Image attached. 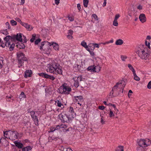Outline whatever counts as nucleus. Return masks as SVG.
<instances>
[{"label": "nucleus", "instance_id": "f257e3e1", "mask_svg": "<svg viewBox=\"0 0 151 151\" xmlns=\"http://www.w3.org/2000/svg\"><path fill=\"white\" fill-rule=\"evenodd\" d=\"M136 52L140 59L146 62H148L150 59V54L144 45H140Z\"/></svg>", "mask_w": 151, "mask_h": 151}, {"label": "nucleus", "instance_id": "f03ea898", "mask_svg": "<svg viewBox=\"0 0 151 151\" xmlns=\"http://www.w3.org/2000/svg\"><path fill=\"white\" fill-rule=\"evenodd\" d=\"M125 85V82L124 80L119 81L113 87L111 91L110 92V96H117L120 93V92L122 90L123 93L124 87Z\"/></svg>", "mask_w": 151, "mask_h": 151}, {"label": "nucleus", "instance_id": "7ed1b4c3", "mask_svg": "<svg viewBox=\"0 0 151 151\" xmlns=\"http://www.w3.org/2000/svg\"><path fill=\"white\" fill-rule=\"evenodd\" d=\"M4 136L6 138H9L13 140L17 139L19 136V134L16 131L9 130L4 132Z\"/></svg>", "mask_w": 151, "mask_h": 151}, {"label": "nucleus", "instance_id": "20e7f679", "mask_svg": "<svg viewBox=\"0 0 151 151\" xmlns=\"http://www.w3.org/2000/svg\"><path fill=\"white\" fill-rule=\"evenodd\" d=\"M139 146L137 148V151H147V147L146 141L144 139H140L137 142Z\"/></svg>", "mask_w": 151, "mask_h": 151}, {"label": "nucleus", "instance_id": "39448f33", "mask_svg": "<svg viewBox=\"0 0 151 151\" xmlns=\"http://www.w3.org/2000/svg\"><path fill=\"white\" fill-rule=\"evenodd\" d=\"M59 93L61 94H68L69 92L71 91V88L68 86H67L66 83H64L60 86L58 89Z\"/></svg>", "mask_w": 151, "mask_h": 151}, {"label": "nucleus", "instance_id": "423d86ee", "mask_svg": "<svg viewBox=\"0 0 151 151\" xmlns=\"http://www.w3.org/2000/svg\"><path fill=\"white\" fill-rule=\"evenodd\" d=\"M57 64V62L55 61H53L51 64H48L47 66L48 68L47 69V71H49L50 73L54 74Z\"/></svg>", "mask_w": 151, "mask_h": 151}, {"label": "nucleus", "instance_id": "0eeeda50", "mask_svg": "<svg viewBox=\"0 0 151 151\" xmlns=\"http://www.w3.org/2000/svg\"><path fill=\"white\" fill-rule=\"evenodd\" d=\"M10 40L12 41H15L16 40L18 41H22V34L21 33L17 34L16 35L11 36Z\"/></svg>", "mask_w": 151, "mask_h": 151}, {"label": "nucleus", "instance_id": "6e6552de", "mask_svg": "<svg viewBox=\"0 0 151 151\" xmlns=\"http://www.w3.org/2000/svg\"><path fill=\"white\" fill-rule=\"evenodd\" d=\"M17 55L18 58V61H19L20 63H21V61H27V58L25 57V55L23 52H19L17 53Z\"/></svg>", "mask_w": 151, "mask_h": 151}, {"label": "nucleus", "instance_id": "1a4fd4ad", "mask_svg": "<svg viewBox=\"0 0 151 151\" xmlns=\"http://www.w3.org/2000/svg\"><path fill=\"white\" fill-rule=\"evenodd\" d=\"M59 117L60 118L61 121L63 122H69L70 121V117L69 115L66 114H60L59 115Z\"/></svg>", "mask_w": 151, "mask_h": 151}, {"label": "nucleus", "instance_id": "9d476101", "mask_svg": "<svg viewBox=\"0 0 151 151\" xmlns=\"http://www.w3.org/2000/svg\"><path fill=\"white\" fill-rule=\"evenodd\" d=\"M38 75L40 76L49 79L52 81H53L55 79V78L54 76L48 75L46 73H38Z\"/></svg>", "mask_w": 151, "mask_h": 151}, {"label": "nucleus", "instance_id": "9b49d317", "mask_svg": "<svg viewBox=\"0 0 151 151\" xmlns=\"http://www.w3.org/2000/svg\"><path fill=\"white\" fill-rule=\"evenodd\" d=\"M63 73V70L62 67L60 65V64L58 63L56 66L54 74H56L62 75Z\"/></svg>", "mask_w": 151, "mask_h": 151}, {"label": "nucleus", "instance_id": "f8f14e48", "mask_svg": "<svg viewBox=\"0 0 151 151\" xmlns=\"http://www.w3.org/2000/svg\"><path fill=\"white\" fill-rule=\"evenodd\" d=\"M1 46L3 47H4L5 46L7 47H9V50L10 51H12L13 50L15 46L14 44L12 43L10 45V43L8 42H5V44H3L1 45Z\"/></svg>", "mask_w": 151, "mask_h": 151}, {"label": "nucleus", "instance_id": "ddd939ff", "mask_svg": "<svg viewBox=\"0 0 151 151\" xmlns=\"http://www.w3.org/2000/svg\"><path fill=\"white\" fill-rule=\"evenodd\" d=\"M139 19L140 21L142 23H144L146 21V18L144 14H140L139 17Z\"/></svg>", "mask_w": 151, "mask_h": 151}, {"label": "nucleus", "instance_id": "4468645a", "mask_svg": "<svg viewBox=\"0 0 151 151\" xmlns=\"http://www.w3.org/2000/svg\"><path fill=\"white\" fill-rule=\"evenodd\" d=\"M61 100H59V99H58V98L56 99V100L55 101V104L58 106L59 107H60L62 108H64V106L63 104L61 102Z\"/></svg>", "mask_w": 151, "mask_h": 151}, {"label": "nucleus", "instance_id": "2eb2a0df", "mask_svg": "<svg viewBox=\"0 0 151 151\" xmlns=\"http://www.w3.org/2000/svg\"><path fill=\"white\" fill-rule=\"evenodd\" d=\"M74 97L75 100V102L80 101L83 99V96H74Z\"/></svg>", "mask_w": 151, "mask_h": 151}, {"label": "nucleus", "instance_id": "dca6fc26", "mask_svg": "<svg viewBox=\"0 0 151 151\" xmlns=\"http://www.w3.org/2000/svg\"><path fill=\"white\" fill-rule=\"evenodd\" d=\"M22 25L29 31H31L33 29L31 26L30 27V25L27 23H23Z\"/></svg>", "mask_w": 151, "mask_h": 151}, {"label": "nucleus", "instance_id": "f3484780", "mask_svg": "<svg viewBox=\"0 0 151 151\" xmlns=\"http://www.w3.org/2000/svg\"><path fill=\"white\" fill-rule=\"evenodd\" d=\"M32 73V71L31 70H27L25 73L24 77L27 78V77H30Z\"/></svg>", "mask_w": 151, "mask_h": 151}, {"label": "nucleus", "instance_id": "a211bd4d", "mask_svg": "<svg viewBox=\"0 0 151 151\" xmlns=\"http://www.w3.org/2000/svg\"><path fill=\"white\" fill-rule=\"evenodd\" d=\"M14 143L16 146L18 147L19 148H21L23 147V145L20 142H17V141L14 142Z\"/></svg>", "mask_w": 151, "mask_h": 151}, {"label": "nucleus", "instance_id": "6ab92c4d", "mask_svg": "<svg viewBox=\"0 0 151 151\" xmlns=\"http://www.w3.org/2000/svg\"><path fill=\"white\" fill-rule=\"evenodd\" d=\"M10 37L11 36L8 35L6 37L4 38V40L6 42H8L10 43V45H11V43L9 41V40H10Z\"/></svg>", "mask_w": 151, "mask_h": 151}, {"label": "nucleus", "instance_id": "aec40b11", "mask_svg": "<svg viewBox=\"0 0 151 151\" xmlns=\"http://www.w3.org/2000/svg\"><path fill=\"white\" fill-rule=\"evenodd\" d=\"M123 43V41L121 39H119L116 40L115 42V44L117 45H122Z\"/></svg>", "mask_w": 151, "mask_h": 151}, {"label": "nucleus", "instance_id": "412c9836", "mask_svg": "<svg viewBox=\"0 0 151 151\" xmlns=\"http://www.w3.org/2000/svg\"><path fill=\"white\" fill-rule=\"evenodd\" d=\"M87 70L88 71H90L91 72H94V65H91L89 66L87 68Z\"/></svg>", "mask_w": 151, "mask_h": 151}, {"label": "nucleus", "instance_id": "4be33fe9", "mask_svg": "<svg viewBox=\"0 0 151 151\" xmlns=\"http://www.w3.org/2000/svg\"><path fill=\"white\" fill-rule=\"evenodd\" d=\"M54 49L56 50H58L59 49V46L56 43H54L53 45Z\"/></svg>", "mask_w": 151, "mask_h": 151}, {"label": "nucleus", "instance_id": "5701e85b", "mask_svg": "<svg viewBox=\"0 0 151 151\" xmlns=\"http://www.w3.org/2000/svg\"><path fill=\"white\" fill-rule=\"evenodd\" d=\"M32 148L30 146H27L22 149V151H28L31 150Z\"/></svg>", "mask_w": 151, "mask_h": 151}, {"label": "nucleus", "instance_id": "b1692460", "mask_svg": "<svg viewBox=\"0 0 151 151\" xmlns=\"http://www.w3.org/2000/svg\"><path fill=\"white\" fill-rule=\"evenodd\" d=\"M133 76H134V79L137 81H140V78L137 76V75L135 72L134 73H133Z\"/></svg>", "mask_w": 151, "mask_h": 151}, {"label": "nucleus", "instance_id": "393cba45", "mask_svg": "<svg viewBox=\"0 0 151 151\" xmlns=\"http://www.w3.org/2000/svg\"><path fill=\"white\" fill-rule=\"evenodd\" d=\"M81 45L85 47L86 50L88 48V46L87 45L86 43L84 41H82L81 43Z\"/></svg>", "mask_w": 151, "mask_h": 151}, {"label": "nucleus", "instance_id": "a878e982", "mask_svg": "<svg viewBox=\"0 0 151 151\" xmlns=\"http://www.w3.org/2000/svg\"><path fill=\"white\" fill-rule=\"evenodd\" d=\"M128 67L132 71L133 73H134L135 72V70L134 68L132 65L131 64H128Z\"/></svg>", "mask_w": 151, "mask_h": 151}, {"label": "nucleus", "instance_id": "bb28decb", "mask_svg": "<svg viewBox=\"0 0 151 151\" xmlns=\"http://www.w3.org/2000/svg\"><path fill=\"white\" fill-rule=\"evenodd\" d=\"M88 2V0H83V4L85 7L86 8L87 7Z\"/></svg>", "mask_w": 151, "mask_h": 151}, {"label": "nucleus", "instance_id": "cd10ccee", "mask_svg": "<svg viewBox=\"0 0 151 151\" xmlns=\"http://www.w3.org/2000/svg\"><path fill=\"white\" fill-rule=\"evenodd\" d=\"M116 151H124L123 146H119Z\"/></svg>", "mask_w": 151, "mask_h": 151}, {"label": "nucleus", "instance_id": "c85d7f7f", "mask_svg": "<svg viewBox=\"0 0 151 151\" xmlns=\"http://www.w3.org/2000/svg\"><path fill=\"white\" fill-rule=\"evenodd\" d=\"M95 69V72H99L101 69V68L99 66H97L94 67Z\"/></svg>", "mask_w": 151, "mask_h": 151}, {"label": "nucleus", "instance_id": "c756f323", "mask_svg": "<svg viewBox=\"0 0 151 151\" xmlns=\"http://www.w3.org/2000/svg\"><path fill=\"white\" fill-rule=\"evenodd\" d=\"M0 32L6 35L9 34L8 32L7 31V29L1 31Z\"/></svg>", "mask_w": 151, "mask_h": 151}, {"label": "nucleus", "instance_id": "7c9ffc66", "mask_svg": "<svg viewBox=\"0 0 151 151\" xmlns=\"http://www.w3.org/2000/svg\"><path fill=\"white\" fill-rule=\"evenodd\" d=\"M3 58L2 57H0V69L2 67V64L3 63Z\"/></svg>", "mask_w": 151, "mask_h": 151}, {"label": "nucleus", "instance_id": "2f4dec72", "mask_svg": "<svg viewBox=\"0 0 151 151\" xmlns=\"http://www.w3.org/2000/svg\"><path fill=\"white\" fill-rule=\"evenodd\" d=\"M93 43H90L88 45V48H90V49L91 50H93L95 48L94 47H93Z\"/></svg>", "mask_w": 151, "mask_h": 151}, {"label": "nucleus", "instance_id": "473e14b6", "mask_svg": "<svg viewBox=\"0 0 151 151\" xmlns=\"http://www.w3.org/2000/svg\"><path fill=\"white\" fill-rule=\"evenodd\" d=\"M145 141H146V145L148 147V146H149L151 144V141L149 139H145Z\"/></svg>", "mask_w": 151, "mask_h": 151}, {"label": "nucleus", "instance_id": "72a5a7b5", "mask_svg": "<svg viewBox=\"0 0 151 151\" xmlns=\"http://www.w3.org/2000/svg\"><path fill=\"white\" fill-rule=\"evenodd\" d=\"M26 97L25 95V94L23 92H22L20 96H19V98L20 99H21L22 98H25Z\"/></svg>", "mask_w": 151, "mask_h": 151}, {"label": "nucleus", "instance_id": "f704fd0d", "mask_svg": "<svg viewBox=\"0 0 151 151\" xmlns=\"http://www.w3.org/2000/svg\"><path fill=\"white\" fill-rule=\"evenodd\" d=\"M79 86V82L76 80H75L74 86L76 88H77Z\"/></svg>", "mask_w": 151, "mask_h": 151}, {"label": "nucleus", "instance_id": "c9c22d12", "mask_svg": "<svg viewBox=\"0 0 151 151\" xmlns=\"http://www.w3.org/2000/svg\"><path fill=\"white\" fill-rule=\"evenodd\" d=\"M109 115L110 117H111L112 116H114V114L113 113L112 111L110 109L109 113Z\"/></svg>", "mask_w": 151, "mask_h": 151}, {"label": "nucleus", "instance_id": "e433bc0d", "mask_svg": "<svg viewBox=\"0 0 151 151\" xmlns=\"http://www.w3.org/2000/svg\"><path fill=\"white\" fill-rule=\"evenodd\" d=\"M35 37L36 35L35 34H34L32 35V37L30 40V41L31 42H34L35 39Z\"/></svg>", "mask_w": 151, "mask_h": 151}, {"label": "nucleus", "instance_id": "4c0bfd02", "mask_svg": "<svg viewBox=\"0 0 151 151\" xmlns=\"http://www.w3.org/2000/svg\"><path fill=\"white\" fill-rule=\"evenodd\" d=\"M86 50L89 52L90 53L91 55L93 56L94 55V53L93 51V50H91L90 49V48H88Z\"/></svg>", "mask_w": 151, "mask_h": 151}, {"label": "nucleus", "instance_id": "58836bf2", "mask_svg": "<svg viewBox=\"0 0 151 151\" xmlns=\"http://www.w3.org/2000/svg\"><path fill=\"white\" fill-rule=\"evenodd\" d=\"M69 112H70L71 113V114L72 115H73V114L74 113V114H75V113H74V111L73 109V107H70L69 110Z\"/></svg>", "mask_w": 151, "mask_h": 151}, {"label": "nucleus", "instance_id": "ea45409f", "mask_svg": "<svg viewBox=\"0 0 151 151\" xmlns=\"http://www.w3.org/2000/svg\"><path fill=\"white\" fill-rule=\"evenodd\" d=\"M127 57L126 56L122 55L121 56V58L122 60L124 61H125V60L127 58Z\"/></svg>", "mask_w": 151, "mask_h": 151}, {"label": "nucleus", "instance_id": "a19ab883", "mask_svg": "<svg viewBox=\"0 0 151 151\" xmlns=\"http://www.w3.org/2000/svg\"><path fill=\"white\" fill-rule=\"evenodd\" d=\"M113 24L114 26H117L118 25L117 21L115 20H114L113 22Z\"/></svg>", "mask_w": 151, "mask_h": 151}, {"label": "nucleus", "instance_id": "79ce46f5", "mask_svg": "<svg viewBox=\"0 0 151 151\" xmlns=\"http://www.w3.org/2000/svg\"><path fill=\"white\" fill-rule=\"evenodd\" d=\"M145 46H147V47L149 48H150V44L149 42H147V41H145Z\"/></svg>", "mask_w": 151, "mask_h": 151}, {"label": "nucleus", "instance_id": "37998d69", "mask_svg": "<svg viewBox=\"0 0 151 151\" xmlns=\"http://www.w3.org/2000/svg\"><path fill=\"white\" fill-rule=\"evenodd\" d=\"M10 23L13 26L16 25L17 24V22L14 20H11Z\"/></svg>", "mask_w": 151, "mask_h": 151}, {"label": "nucleus", "instance_id": "c03bdc74", "mask_svg": "<svg viewBox=\"0 0 151 151\" xmlns=\"http://www.w3.org/2000/svg\"><path fill=\"white\" fill-rule=\"evenodd\" d=\"M49 140L51 139L52 140H56L58 139L59 138L58 137H55L53 136H52V137L49 138Z\"/></svg>", "mask_w": 151, "mask_h": 151}, {"label": "nucleus", "instance_id": "a18cd8bd", "mask_svg": "<svg viewBox=\"0 0 151 151\" xmlns=\"http://www.w3.org/2000/svg\"><path fill=\"white\" fill-rule=\"evenodd\" d=\"M62 126V125H61L60 126L57 125L56 126V127H55V130L58 129H60V128H64V127L63 126Z\"/></svg>", "mask_w": 151, "mask_h": 151}, {"label": "nucleus", "instance_id": "49530a36", "mask_svg": "<svg viewBox=\"0 0 151 151\" xmlns=\"http://www.w3.org/2000/svg\"><path fill=\"white\" fill-rule=\"evenodd\" d=\"M77 81H78V82L79 81H82V77L81 76H78L77 78V80H76Z\"/></svg>", "mask_w": 151, "mask_h": 151}, {"label": "nucleus", "instance_id": "de8ad7c7", "mask_svg": "<svg viewBox=\"0 0 151 151\" xmlns=\"http://www.w3.org/2000/svg\"><path fill=\"white\" fill-rule=\"evenodd\" d=\"M19 47L20 49H24L25 47V45L22 43H21V44L19 45Z\"/></svg>", "mask_w": 151, "mask_h": 151}, {"label": "nucleus", "instance_id": "09e8293b", "mask_svg": "<svg viewBox=\"0 0 151 151\" xmlns=\"http://www.w3.org/2000/svg\"><path fill=\"white\" fill-rule=\"evenodd\" d=\"M33 121H34V123H35V125H36L37 126H38V122H39L38 118H37V119H35Z\"/></svg>", "mask_w": 151, "mask_h": 151}, {"label": "nucleus", "instance_id": "8fccbe9b", "mask_svg": "<svg viewBox=\"0 0 151 151\" xmlns=\"http://www.w3.org/2000/svg\"><path fill=\"white\" fill-rule=\"evenodd\" d=\"M92 16L94 18L95 20L98 21L99 19V18L98 16L95 14H93L92 15Z\"/></svg>", "mask_w": 151, "mask_h": 151}, {"label": "nucleus", "instance_id": "3c124183", "mask_svg": "<svg viewBox=\"0 0 151 151\" xmlns=\"http://www.w3.org/2000/svg\"><path fill=\"white\" fill-rule=\"evenodd\" d=\"M41 41V40L40 39H38L36 40L35 42V45H37Z\"/></svg>", "mask_w": 151, "mask_h": 151}, {"label": "nucleus", "instance_id": "603ef678", "mask_svg": "<svg viewBox=\"0 0 151 151\" xmlns=\"http://www.w3.org/2000/svg\"><path fill=\"white\" fill-rule=\"evenodd\" d=\"M120 17V15L119 14H116L115 16L114 20H117V19Z\"/></svg>", "mask_w": 151, "mask_h": 151}, {"label": "nucleus", "instance_id": "864d4df0", "mask_svg": "<svg viewBox=\"0 0 151 151\" xmlns=\"http://www.w3.org/2000/svg\"><path fill=\"white\" fill-rule=\"evenodd\" d=\"M16 21H17V22H19L20 23L22 24L23 23L22 21H21V19L19 18H16L15 19Z\"/></svg>", "mask_w": 151, "mask_h": 151}, {"label": "nucleus", "instance_id": "5fc2aeb1", "mask_svg": "<svg viewBox=\"0 0 151 151\" xmlns=\"http://www.w3.org/2000/svg\"><path fill=\"white\" fill-rule=\"evenodd\" d=\"M147 88L149 89H151V81L148 83L147 85Z\"/></svg>", "mask_w": 151, "mask_h": 151}, {"label": "nucleus", "instance_id": "6e6d98bb", "mask_svg": "<svg viewBox=\"0 0 151 151\" xmlns=\"http://www.w3.org/2000/svg\"><path fill=\"white\" fill-rule=\"evenodd\" d=\"M45 43H46V42H42L41 45V46H40V49L41 50L42 49V47L44 45Z\"/></svg>", "mask_w": 151, "mask_h": 151}, {"label": "nucleus", "instance_id": "4d7b16f0", "mask_svg": "<svg viewBox=\"0 0 151 151\" xmlns=\"http://www.w3.org/2000/svg\"><path fill=\"white\" fill-rule=\"evenodd\" d=\"M23 37L24 38H23V40L22 39V41H21V42H23V43L26 42L27 40V39H26V37L25 36H23Z\"/></svg>", "mask_w": 151, "mask_h": 151}, {"label": "nucleus", "instance_id": "13d9d810", "mask_svg": "<svg viewBox=\"0 0 151 151\" xmlns=\"http://www.w3.org/2000/svg\"><path fill=\"white\" fill-rule=\"evenodd\" d=\"M63 151H73V150L70 148H65L64 149Z\"/></svg>", "mask_w": 151, "mask_h": 151}, {"label": "nucleus", "instance_id": "bf43d9fd", "mask_svg": "<svg viewBox=\"0 0 151 151\" xmlns=\"http://www.w3.org/2000/svg\"><path fill=\"white\" fill-rule=\"evenodd\" d=\"M101 123L102 124H103L105 123V121H104L103 119V116H101Z\"/></svg>", "mask_w": 151, "mask_h": 151}, {"label": "nucleus", "instance_id": "052dcab7", "mask_svg": "<svg viewBox=\"0 0 151 151\" xmlns=\"http://www.w3.org/2000/svg\"><path fill=\"white\" fill-rule=\"evenodd\" d=\"M98 108L99 109L103 110L105 109V107L103 106H99Z\"/></svg>", "mask_w": 151, "mask_h": 151}, {"label": "nucleus", "instance_id": "680f3d73", "mask_svg": "<svg viewBox=\"0 0 151 151\" xmlns=\"http://www.w3.org/2000/svg\"><path fill=\"white\" fill-rule=\"evenodd\" d=\"M5 25L6 26L8 27V29H10V26L8 22H7L5 23Z\"/></svg>", "mask_w": 151, "mask_h": 151}, {"label": "nucleus", "instance_id": "e2e57ef3", "mask_svg": "<svg viewBox=\"0 0 151 151\" xmlns=\"http://www.w3.org/2000/svg\"><path fill=\"white\" fill-rule=\"evenodd\" d=\"M73 33V31L71 30H69L68 33V35H72Z\"/></svg>", "mask_w": 151, "mask_h": 151}, {"label": "nucleus", "instance_id": "0e129e2a", "mask_svg": "<svg viewBox=\"0 0 151 151\" xmlns=\"http://www.w3.org/2000/svg\"><path fill=\"white\" fill-rule=\"evenodd\" d=\"M55 130V127H52L50 129V130L49 132H52Z\"/></svg>", "mask_w": 151, "mask_h": 151}, {"label": "nucleus", "instance_id": "69168bd1", "mask_svg": "<svg viewBox=\"0 0 151 151\" xmlns=\"http://www.w3.org/2000/svg\"><path fill=\"white\" fill-rule=\"evenodd\" d=\"M35 112L34 111H32L31 113V116L32 118L33 117H35Z\"/></svg>", "mask_w": 151, "mask_h": 151}, {"label": "nucleus", "instance_id": "338daca9", "mask_svg": "<svg viewBox=\"0 0 151 151\" xmlns=\"http://www.w3.org/2000/svg\"><path fill=\"white\" fill-rule=\"evenodd\" d=\"M60 0H55V3L57 5H58L60 3Z\"/></svg>", "mask_w": 151, "mask_h": 151}, {"label": "nucleus", "instance_id": "774afa93", "mask_svg": "<svg viewBox=\"0 0 151 151\" xmlns=\"http://www.w3.org/2000/svg\"><path fill=\"white\" fill-rule=\"evenodd\" d=\"M67 37L69 39H71L73 38V37L72 36V35H68L67 36Z\"/></svg>", "mask_w": 151, "mask_h": 151}]
</instances>
